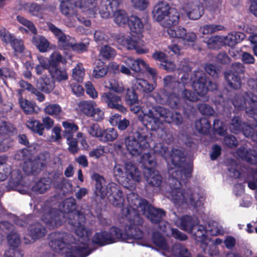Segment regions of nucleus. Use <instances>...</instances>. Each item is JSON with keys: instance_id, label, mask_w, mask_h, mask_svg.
<instances>
[{"instance_id": "c85d7f7f", "label": "nucleus", "mask_w": 257, "mask_h": 257, "mask_svg": "<svg viewBox=\"0 0 257 257\" xmlns=\"http://www.w3.org/2000/svg\"><path fill=\"white\" fill-rule=\"evenodd\" d=\"M236 153L243 160L251 164L253 163V161L257 158V152L251 149L248 150L245 148H238Z\"/></svg>"}, {"instance_id": "423d86ee", "label": "nucleus", "mask_w": 257, "mask_h": 257, "mask_svg": "<svg viewBox=\"0 0 257 257\" xmlns=\"http://www.w3.org/2000/svg\"><path fill=\"white\" fill-rule=\"evenodd\" d=\"M127 201L128 202L130 207H123L122 208V214L125 216L127 220L128 224L125 225H130L131 218H135V216H138L142 220V223L141 225L138 226H135L134 227H137L142 232V238L144 237V232L141 229L143 226L144 223V219L140 215L138 209H140V210L143 212L145 210L146 207L149 203L146 199H142L139 198V195L135 193H131L127 195Z\"/></svg>"}, {"instance_id": "72a5a7b5", "label": "nucleus", "mask_w": 257, "mask_h": 257, "mask_svg": "<svg viewBox=\"0 0 257 257\" xmlns=\"http://www.w3.org/2000/svg\"><path fill=\"white\" fill-rule=\"evenodd\" d=\"M195 127L198 133L207 135L209 133L211 123L207 118L202 117L195 121Z\"/></svg>"}, {"instance_id": "dca6fc26", "label": "nucleus", "mask_w": 257, "mask_h": 257, "mask_svg": "<svg viewBox=\"0 0 257 257\" xmlns=\"http://www.w3.org/2000/svg\"><path fill=\"white\" fill-rule=\"evenodd\" d=\"M160 115L168 123L179 126L183 123V117L180 113L172 112L163 107H159Z\"/></svg>"}, {"instance_id": "bb28decb", "label": "nucleus", "mask_w": 257, "mask_h": 257, "mask_svg": "<svg viewBox=\"0 0 257 257\" xmlns=\"http://www.w3.org/2000/svg\"><path fill=\"white\" fill-rule=\"evenodd\" d=\"M125 65L135 72H143V67L146 62L142 59L135 60L132 57L127 58L124 61Z\"/></svg>"}, {"instance_id": "79ce46f5", "label": "nucleus", "mask_w": 257, "mask_h": 257, "mask_svg": "<svg viewBox=\"0 0 257 257\" xmlns=\"http://www.w3.org/2000/svg\"><path fill=\"white\" fill-rule=\"evenodd\" d=\"M29 232L32 238L35 240L44 236L46 230L41 224L37 223L30 226Z\"/></svg>"}, {"instance_id": "0eeeda50", "label": "nucleus", "mask_w": 257, "mask_h": 257, "mask_svg": "<svg viewBox=\"0 0 257 257\" xmlns=\"http://www.w3.org/2000/svg\"><path fill=\"white\" fill-rule=\"evenodd\" d=\"M75 233L79 241L82 242V245L72 246L66 252L65 257H86L91 252L89 249L88 241L92 231L83 226H79L75 229Z\"/></svg>"}, {"instance_id": "ddd939ff", "label": "nucleus", "mask_w": 257, "mask_h": 257, "mask_svg": "<svg viewBox=\"0 0 257 257\" xmlns=\"http://www.w3.org/2000/svg\"><path fill=\"white\" fill-rule=\"evenodd\" d=\"M159 107H152L147 112L144 113L142 117V121L144 125L152 131H156L159 127V117H161L159 111Z\"/></svg>"}, {"instance_id": "774afa93", "label": "nucleus", "mask_w": 257, "mask_h": 257, "mask_svg": "<svg viewBox=\"0 0 257 257\" xmlns=\"http://www.w3.org/2000/svg\"><path fill=\"white\" fill-rule=\"evenodd\" d=\"M23 256V253L18 247H10L4 254V257H22Z\"/></svg>"}, {"instance_id": "f257e3e1", "label": "nucleus", "mask_w": 257, "mask_h": 257, "mask_svg": "<svg viewBox=\"0 0 257 257\" xmlns=\"http://www.w3.org/2000/svg\"><path fill=\"white\" fill-rule=\"evenodd\" d=\"M171 162L174 168L169 169V173L173 181L178 183V186L174 187L172 191L173 202L179 206L187 203L189 201L190 205L197 208L201 205V201L195 196L191 189L182 190L181 187L185 185L188 178L192 177L193 164L187 163L183 151L179 149H173L171 154Z\"/></svg>"}, {"instance_id": "473e14b6", "label": "nucleus", "mask_w": 257, "mask_h": 257, "mask_svg": "<svg viewBox=\"0 0 257 257\" xmlns=\"http://www.w3.org/2000/svg\"><path fill=\"white\" fill-rule=\"evenodd\" d=\"M122 42L123 43V44L125 45L128 49H135L139 54H145L148 52V49L139 46L138 42L137 40H134L130 36L125 38L122 40Z\"/></svg>"}, {"instance_id": "c756f323", "label": "nucleus", "mask_w": 257, "mask_h": 257, "mask_svg": "<svg viewBox=\"0 0 257 257\" xmlns=\"http://www.w3.org/2000/svg\"><path fill=\"white\" fill-rule=\"evenodd\" d=\"M127 25L133 33L139 34L143 31L144 25L142 20L137 16H131L130 17Z\"/></svg>"}, {"instance_id": "20e7f679", "label": "nucleus", "mask_w": 257, "mask_h": 257, "mask_svg": "<svg viewBox=\"0 0 257 257\" xmlns=\"http://www.w3.org/2000/svg\"><path fill=\"white\" fill-rule=\"evenodd\" d=\"M95 181L94 193L95 196L103 199L107 196L110 202L114 206L120 207L123 205L124 198L120 187L113 182L106 185V181L103 177L97 173L92 176Z\"/></svg>"}, {"instance_id": "3c124183", "label": "nucleus", "mask_w": 257, "mask_h": 257, "mask_svg": "<svg viewBox=\"0 0 257 257\" xmlns=\"http://www.w3.org/2000/svg\"><path fill=\"white\" fill-rule=\"evenodd\" d=\"M17 20L19 23L23 25L27 28V29H26L23 28H20V30L22 32H23V31L27 32L30 31L34 34H36V28L31 22L29 21V20L26 19L25 18L20 16H18L17 17Z\"/></svg>"}, {"instance_id": "e2e57ef3", "label": "nucleus", "mask_w": 257, "mask_h": 257, "mask_svg": "<svg viewBox=\"0 0 257 257\" xmlns=\"http://www.w3.org/2000/svg\"><path fill=\"white\" fill-rule=\"evenodd\" d=\"M204 68L205 72L212 77L217 78L219 77L220 71L215 65L211 63L206 64Z\"/></svg>"}, {"instance_id": "680f3d73", "label": "nucleus", "mask_w": 257, "mask_h": 257, "mask_svg": "<svg viewBox=\"0 0 257 257\" xmlns=\"http://www.w3.org/2000/svg\"><path fill=\"white\" fill-rule=\"evenodd\" d=\"M21 85L24 88L28 90L32 93L35 94L36 96L37 97V99L39 101H43L44 100V95L42 93L40 92L37 89L34 88L31 84L25 81H22L21 82Z\"/></svg>"}, {"instance_id": "8fccbe9b", "label": "nucleus", "mask_w": 257, "mask_h": 257, "mask_svg": "<svg viewBox=\"0 0 257 257\" xmlns=\"http://www.w3.org/2000/svg\"><path fill=\"white\" fill-rule=\"evenodd\" d=\"M107 4L106 5V11L103 12L102 10L100 11V14L102 18H107L110 16L109 10L112 12L117 9L120 1L119 0H106Z\"/></svg>"}, {"instance_id": "bf43d9fd", "label": "nucleus", "mask_w": 257, "mask_h": 257, "mask_svg": "<svg viewBox=\"0 0 257 257\" xmlns=\"http://www.w3.org/2000/svg\"><path fill=\"white\" fill-rule=\"evenodd\" d=\"M67 44H69L68 45V49L70 47L72 50L78 53H82L87 51L89 43H83L80 42L78 43H74L73 44L69 43L67 41Z\"/></svg>"}, {"instance_id": "412c9836", "label": "nucleus", "mask_w": 257, "mask_h": 257, "mask_svg": "<svg viewBox=\"0 0 257 257\" xmlns=\"http://www.w3.org/2000/svg\"><path fill=\"white\" fill-rule=\"evenodd\" d=\"M185 9L187 16L191 20H198L204 14L203 7L200 5L195 4L193 3H187Z\"/></svg>"}, {"instance_id": "a211bd4d", "label": "nucleus", "mask_w": 257, "mask_h": 257, "mask_svg": "<svg viewBox=\"0 0 257 257\" xmlns=\"http://www.w3.org/2000/svg\"><path fill=\"white\" fill-rule=\"evenodd\" d=\"M136 91L133 86L132 88H127L124 99L126 103L130 106L131 110L137 113L140 111L141 107L139 105L138 95Z\"/></svg>"}, {"instance_id": "2f4dec72", "label": "nucleus", "mask_w": 257, "mask_h": 257, "mask_svg": "<svg viewBox=\"0 0 257 257\" xmlns=\"http://www.w3.org/2000/svg\"><path fill=\"white\" fill-rule=\"evenodd\" d=\"M177 92H172L167 93L165 100L164 98H161V103L166 102V104L172 108H178L179 107L180 98L178 95L176 94Z\"/></svg>"}, {"instance_id": "58836bf2", "label": "nucleus", "mask_w": 257, "mask_h": 257, "mask_svg": "<svg viewBox=\"0 0 257 257\" xmlns=\"http://www.w3.org/2000/svg\"><path fill=\"white\" fill-rule=\"evenodd\" d=\"M190 232L193 234L198 241L203 242L207 239V229L202 225L196 224Z\"/></svg>"}, {"instance_id": "1a4fd4ad", "label": "nucleus", "mask_w": 257, "mask_h": 257, "mask_svg": "<svg viewBox=\"0 0 257 257\" xmlns=\"http://www.w3.org/2000/svg\"><path fill=\"white\" fill-rule=\"evenodd\" d=\"M148 136L143 131H137L134 136L125 140V144L129 153L135 156L141 155L144 151L150 147Z\"/></svg>"}, {"instance_id": "c03bdc74", "label": "nucleus", "mask_w": 257, "mask_h": 257, "mask_svg": "<svg viewBox=\"0 0 257 257\" xmlns=\"http://www.w3.org/2000/svg\"><path fill=\"white\" fill-rule=\"evenodd\" d=\"M172 255L174 257H191L189 250L181 244H175L172 248Z\"/></svg>"}, {"instance_id": "a878e982", "label": "nucleus", "mask_w": 257, "mask_h": 257, "mask_svg": "<svg viewBox=\"0 0 257 257\" xmlns=\"http://www.w3.org/2000/svg\"><path fill=\"white\" fill-rule=\"evenodd\" d=\"M134 88L139 92L149 93L152 92L155 87L153 84L150 83L145 79H137L133 84Z\"/></svg>"}, {"instance_id": "de8ad7c7", "label": "nucleus", "mask_w": 257, "mask_h": 257, "mask_svg": "<svg viewBox=\"0 0 257 257\" xmlns=\"http://www.w3.org/2000/svg\"><path fill=\"white\" fill-rule=\"evenodd\" d=\"M179 93L181 92L182 97L185 99L192 102H196L199 100L198 94L196 92H193L190 90L185 88V86L179 87Z\"/></svg>"}, {"instance_id": "ea45409f", "label": "nucleus", "mask_w": 257, "mask_h": 257, "mask_svg": "<svg viewBox=\"0 0 257 257\" xmlns=\"http://www.w3.org/2000/svg\"><path fill=\"white\" fill-rule=\"evenodd\" d=\"M152 240L154 244L159 248L167 250L169 245L165 238L159 232L155 231L152 233Z\"/></svg>"}, {"instance_id": "b1692460", "label": "nucleus", "mask_w": 257, "mask_h": 257, "mask_svg": "<svg viewBox=\"0 0 257 257\" xmlns=\"http://www.w3.org/2000/svg\"><path fill=\"white\" fill-rule=\"evenodd\" d=\"M164 91L172 90V92H177L179 93V87L183 86L179 81L176 80L175 77L172 75H167L163 79Z\"/></svg>"}, {"instance_id": "4be33fe9", "label": "nucleus", "mask_w": 257, "mask_h": 257, "mask_svg": "<svg viewBox=\"0 0 257 257\" xmlns=\"http://www.w3.org/2000/svg\"><path fill=\"white\" fill-rule=\"evenodd\" d=\"M49 74L51 76L52 83L49 82V90L54 87L55 81L61 82L68 79V75L65 70L61 69L59 67L49 69Z\"/></svg>"}, {"instance_id": "49530a36", "label": "nucleus", "mask_w": 257, "mask_h": 257, "mask_svg": "<svg viewBox=\"0 0 257 257\" xmlns=\"http://www.w3.org/2000/svg\"><path fill=\"white\" fill-rule=\"evenodd\" d=\"M32 43L42 52H46L48 48L47 40L42 36H34L32 39Z\"/></svg>"}, {"instance_id": "7ed1b4c3", "label": "nucleus", "mask_w": 257, "mask_h": 257, "mask_svg": "<svg viewBox=\"0 0 257 257\" xmlns=\"http://www.w3.org/2000/svg\"><path fill=\"white\" fill-rule=\"evenodd\" d=\"M59 207L61 211L49 207V229L51 226L58 227L62 224L63 220L60 214L62 211L68 214V222L72 226L80 224V219L85 218L84 214L77 209L76 200L72 197L65 199Z\"/></svg>"}, {"instance_id": "37998d69", "label": "nucleus", "mask_w": 257, "mask_h": 257, "mask_svg": "<svg viewBox=\"0 0 257 257\" xmlns=\"http://www.w3.org/2000/svg\"><path fill=\"white\" fill-rule=\"evenodd\" d=\"M114 21L119 26H123L128 24L130 17L127 16L126 13L123 10L114 11Z\"/></svg>"}, {"instance_id": "13d9d810", "label": "nucleus", "mask_w": 257, "mask_h": 257, "mask_svg": "<svg viewBox=\"0 0 257 257\" xmlns=\"http://www.w3.org/2000/svg\"><path fill=\"white\" fill-rule=\"evenodd\" d=\"M168 152V148L163 143H159L155 144L153 148L154 154H150L154 156L155 155L161 156L163 158H165L166 153ZM150 153V152L149 153ZM155 158V157H154Z\"/></svg>"}, {"instance_id": "e433bc0d", "label": "nucleus", "mask_w": 257, "mask_h": 257, "mask_svg": "<svg viewBox=\"0 0 257 257\" xmlns=\"http://www.w3.org/2000/svg\"><path fill=\"white\" fill-rule=\"evenodd\" d=\"M203 41L207 44L208 48L217 50L223 45V38L222 36L214 35L206 38Z\"/></svg>"}, {"instance_id": "603ef678", "label": "nucleus", "mask_w": 257, "mask_h": 257, "mask_svg": "<svg viewBox=\"0 0 257 257\" xmlns=\"http://www.w3.org/2000/svg\"><path fill=\"white\" fill-rule=\"evenodd\" d=\"M224 27L220 25H205L200 28V31L204 35H208L223 30Z\"/></svg>"}, {"instance_id": "4c0bfd02", "label": "nucleus", "mask_w": 257, "mask_h": 257, "mask_svg": "<svg viewBox=\"0 0 257 257\" xmlns=\"http://www.w3.org/2000/svg\"><path fill=\"white\" fill-rule=\"evenodd\" d=\"M78 106L81 112L89 117L92 115V110L96 106V103L93 100H83L79 103Z\"/></svg>"}, {"instance_id": "f03ea898", "label": "nucleus", "mask_w": 257, "mask_h": 257, "mask_svg": "<svg viewBox=\"0 0 257 257\" xmlns=\"http://www.w3.org/2000/svg\"><path fill=\"white\" fill-rule=\"evenodd\" d=\"M130 219V225H125L123 231L116 226H112L108 231L101 230L95 232L91 238L92 243L99 246H103L115 243L117 240L127 241L132 239H142V232L134 226L141 225L142 220L138 216H135V218Z\"/></svg>"}, {"instance_id": "7c9ffc66", "label": "nucleus", "mask_w": 257, "mask_h": 257, "mask_svg": "<svg viewBox=\"0 0 257 257\" xmlns=\"http://www.w3.org/2000/svg\"><path fill=\"white\" fill-rule=\"evenodd\" d=\"M108 71V67L100 60L96 62L93 70V76L96 79L104 77Z\"/></svg>"}, {"instance_id": "4468645a", "label": "nucleus", "mask_w": 257, "mask_h": 257, "mask_svg": "<svg viewBox=\"0 0 257 257\" xmlns=\"http://www.w3.org/2000/svg\"><path fill=\"white\" fill-rule=\"evenodd\" d=\"M229 128L232 133L235 134L242 133L247 138H249L251 132L253 131V126L243 121L239 116H235L232 117L229 123Z\"/></svg>"}, {"instance_id": "4d7b16f0", "label": "nucleus", "mask_w": 257, "mask_h": 257, "mask_svg": "<svg viewBox=\"0 0 257 257\" xmlns=\"http://www.w3.org/2000/svg\"><path fill=\"white\" fill-rule=\"evenodd\" d=\"M186 30L184 28H169L167 30L168 34L172 38L182 39L185 36Z\"/></svg>"}, {"instance_id": "9d476101", "label": "nucleus", "mask_w": 257, "mask_h": 257, "mask_svg": "<svg viewBox=\"0 0 257 257\" xmlns=\"http://www.w3.org/2000/svg\"><path fill=\"white\" fill-rule=\"evenodd\" d=\"M16 159L23 160L24 161L23 170L27 175H30L41 170L46 165L47 157L44 155H40L35 160H32L29 156V152L27 149H23L17 152L15 157Z\"/></svg>"}, {"instance_id": "052dcab7", "label": "nucleus", "mask_w": 257, "mask_h": 257, "mask_svg": "<svg viewBox=\"0 0 257 257\" xmlns=\"http://www.w3.org/2000/svg\"><path fill=\"white\" fill-rule=\"evenodd\" d=\"M231 61V58L225 52H220L216 56V62L222 65L228 66L230 64Z\"/></svg>"}, {"instance_id": "6ab92c4d", "label": "nucleus", "mask_w": 257, "mask_h": 257, "mask_svg": "<svg viewBox=\"0 0 257 257\" xmlns=\"http://www.w3.org/2000/svg\"><path fill=\"white\" fill-rule=\"evenodd\" d=\"M171 10L167 2H160L154 8L152 12L153 19L157 22L164 20Z\"/></svg>"}, {"instance_id": "39448f33", "label": "nucleus", "mask_w": 257, "mask_h": 257, "mask_svg": "<svg viewBox=\"0 0 257 257\" xmlns=\"http://www.w3.org/2000/svg\"><path fill=\"white\" fill-rule=\"evenodd\" d=\"M124 169V167L120 164H116L113 167V176L118 182L128 187L140 181L142 178L141 172L135 165L127 164L125 172Z\"/></svg>"}, {"instance_id": "0e129e2a", "label": "nucleus", "mask_w": 257, "mask_h": 257, "mask_svg": "<svg viewBox=\"0 0 257 257\" xmlns=\"http://www.w3.org/2000/svg\"><path fill=\"white\" fill-rule=\"evenodd\" d=\"M102 129L98 123H93L87 128L88 134L93 137L98 138L99 140L101 135Z\"/></svg>"}, {"instance_id": "09e8293b", "label": "nucleus", "mask_w": 257, "mask_h": 257, "mask_svg": "<svg viewBox=\"0 0 257 257\" xmlns=\"http://www.w3.org/2000/svg\"><path fill=\"white\" fill-rule=\"evenodd\" d=\"M107 44L104 45V46L101 47L100 52V55L102 58L104 60H109L113 59L116 54V52L114 49Z\"/></svg>"}, {"instance_id": "5fc2aeb1", "label": "nucleus", "mask_w": 257, "mask_h": 257, "mask_svg": "<svg viewBox=\"0 0 257 257\" xmlns=\"http://www.w3.org/2000/svg\"><path fill=\"white\" fill-rule=\"evenodd\" d=\"M63 126L64 128V133L67 138L73 137L74 134L78 130V126L74 123L64 121Z\"/></svg>"}, {"instance_id": "f3484780", "label": "nucleus", "mask_w": 257, "mask_h": 257, "mask_svg": "<svg viewBox=\"0 0 257 257\" xmlns=\"http://www.w3.org/2000/svg\"><path fill=\"white\" fill-rule=\"evenodd\" d=\"M0 229L8 234V241L10 247H18L20 243L19 235L14 231V226L8 222H0Z\"/></svg>"}, {"instance_id": "864d4df0", "label": "nucleus", "mask_w": 257, "mask_h": 257, "mask_svg": "<svg viewBox=\"0 0 257 257\" xmlns=\"http://www.w3.org/2000/svg\"><path fill=\"white\" fill-rule=\"evenodd\" d=\"M26 125L28 128L34 132L38 133L39 135H42L44 129V125L38 121L30 119L27 121Z\"/></svg>"}, {"instance_id": "6e6d98bb", "label": "nucleus", "mask_w": 257, "mask_h": 257, "mask_svg": "<svg viewBox=\"0 0 257 257\" xmlns=\"http://www.w3.org/2000/svg\"><path fill=\"white\" fill-rule=\"evenodd\" d=\"M61 54L58 52H54L49 57V69L58 67L60 63L62 62Z\"/></svg>"}, {"instance_id": "6e6552de", "label": "nucleus", "mask_w": 257, "mask_h": 257, "mask_svg": "<svg viewBox=\"0 0 257 257\" xmlns=\"http://www.w3.org/2000/svg\"><path fill=\"white\" fill-rule=\"evenodd\" d=\"M140 162L145 169L144 174L148 184L153 187H160L162 182V177L155 169L157 162L154 156L150 153H144L141 156Z\"/></svg>"}, {"instance_id": "f8f14e48", "label": "nucleus", "mask_w": 257, "mask_h": 257, "mask_svg": "<svg viewBox=\"0 0 257 257\" xmlns=\"http://www.w3.org/2000/svg\"><path fill=\"white\" fill-rule=\"evenodd\" d=\"M100 99L109 108L115 109L122 113L126 111V109L121 104L120 96L113 92L108 91L103 93L100 96Z\"/></svg>"}, {"instance_id": "338daca9", "label": "nucleus", "mask_w": 257, "mask_h": 257, "mask_svg": "<svg viewBox=\"0 0 257 257\" xmlns=\"http://www.w3.org/2000/svg\"><path fill=\"white\" fill-rule=\"evenodd\" d=\"M19 103L21 108L26 113L30 114L34 111V106L32 102L21 98L19 99Z\"/></svg>"}, {"instance_id": "a18cd8bd", "label": "nucleus", "mask_w": 257, "mask_h": 257, "mask_svg": "<svg viewBox=\"0 0 257 257\" xmlns=\"http://www.w3.org/2000/svg\"><path fill=\"white\" fill-rule=\"evenodd\" d=\"M71 1L61 0V12L63 15L67 17L74 14V8H76V5H72Z\"/></svg>"}, {"instance_id": "f704fd0d", "label": "nucleus", "mask_w": 257, "mask_h": 257, "mask_svg": "<svg viewBox=\"0 0 257 257\" xmlns=\"http://www.w3.org/2000/svg\"><path fill=\"white\" fill-rule=\"evenodd\" d=\"M118 137L117 131L114 128L102 129L99 141L103 143L113 141Z\"/></svg>"}, {"instance_id": "c9c22d12", "label": "nucleus", "mask_w": 257, "mask_h": 257, "mask_svg": "<svg viewBox=\"0 0 257 257\" xmlns=\"http://www.w3.org/2000/svg\"><path fill=\"white\" fill-rule=\"evenodd\" d=\"M29 11L32 15L37 17L41 22L47 17V14L45 13L47 9L37 4H31L29 7Z\"/></svg>"}, {"instance_id": "aec40b11", "label": "nucleus", "mask_w": 257, "mask_h": 257, "mask_svg": "<svg viewBox=\"0 0 257 257\" xmlns=\"http://www.w3.org/2000/svg\"><path fill=\"white\" fill-rule=\"evenodd\" d=\"M95 41L98 44L114 45L116 42H118V37L117 35L112 34L106 35L103 32L96 30L94 34Z\"/></svg>"}, {"instance_id": "393cba45", "label": "nucleus", "mask_w": 257, "mask_h": 257, "mask_svg": "<svg viewBox=\"0 0 257 257\" xmlns=\"http://www.w3.org/2000/svg\"><path fill=\"white\" fill-rule=\"evenodd\" d=\"M224 78L228 86L233 89H238L241 86V76L229 72H224Z\"/></svg>"}, {"instance_id": "2eb2a0df", "label": "nucleus", "mask_w": 257, "mask_h": 257, "mask_svg": "<svg viewBox=\"0 0 257 257\" xmlns=\"http://www.w3.org/2000/svg\"><path fill=\"white\" fill-rule=\"evenodd\" d=\"M142 213L154 224H159L166 215V212L163 209L156 208L150 203Z\"/></svg>"}, {"instance_id": "9b49d317", "label": "nucleus", "mask_w": 257, "mask_h": 257, "mask_svg": "<svg viewBox=\"0 0 257 257\" xmlns=\"http://www.w3.org/2000/svg\"><path fill=\"white\" fill-rule=\"evenodd\" d=\"M193 87L198 96H204L208 91L216 89V85L213 83L202 71H194Z\"/></svg>"}, {"instance_id": "69168bd1", "label": "nucleus", "mask_w": 257, "mask_h": 257, "mask_svg": "<svg viewBox=\"0 0 257 257\" xmlns=\"http://www.w3.org/2000/svg\"><path fill=\"white\" fill-rule=\"evenodd\" d=\"M48 187V181L43 178L39 181L35 186L33 187V190L39 193H43L47 190Z\"/></svg>"}, {"instance_id": "cd10ccee", "label": "nucleus", "mask_w": 257, "mask_h": 257, "mask_svg": "<svg viewBox=\"0 0 257 257\" xmlns=\"http://www.w3.org/2000/svg\"><path fill=\"white\" fill-rule=\"evenodd\" d=\"M179 14L176 9H171L163 23L164 27L168 28H174L179 23Z\"/></svg>"}, {"instance_id": "5701e85b", "label": "nucleus", "mask_w": 257, "mask_h": 257, "mask_svg": "<svg viewBox=\"0 0 257 257\" xmlns=\"http://www.w3.org/2000/svg\"><path fill=\"white\" fill-rule=\"evenodd\" d=\"M49 31L57 38L59 46L63 50L68 49L69 44H67L66 36L61 30L52 23H49Z\"/></svg>"}, {"instance_id": "a19ab883", "label": "nucleus", "mask_w": 257, "mask_h": 257, "mask_svg": "<svg viewBox=\"0 0 257 257\" xmlns=\"http://www.w3.org/2000/svg\"><path fill=\"white\" fill-rule=\"evenodd\" d=\"M196 224L193 218L191 216L185 215L181 219V228L186 231L190 232L191 230H193L194 227Z\"/></svg>"}]
</instances>
